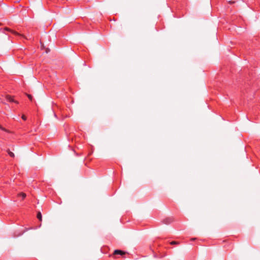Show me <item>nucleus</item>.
I'll return each mask as SVG.
<instances>
[{"label": "nucleus", "instance_id": "1", "mask_svg": "<svg viewBox=\"0 0 260 260\" xmlns=\"http://www.w3.org/2000/svg\"><path fill=\"white\" fill-rule=\"evenodd\" d=\"M126 253L124 251H123L120 250H115L114 252V254H120V255H123L125 254Z\"/></svg>", "mask_w": 260, "mask_h": 260}, {"label": "nucleus", "instance_id": "2", "mask_svg": "<svg viewBox=\"0 0 260 260\" xmlns=\"http://www.w3.org/2000/svg\"><path fill=\"white\" fill-rule=\"evenodd\" d=\"M6 99H7V100H8V101H9V102H14V103H16V104H18V102L17 101H14V100L13 99V98H12L11 96H10V95H7L6 96Z\"/></svg>", "mask_w": 260, "mask_h": 260}, {"label": "nucleus", "instance_id": "3", "mask_svg": "<svg viewBox=\"0 0 260 260\" xmlns=\"http://www.w3.org/2000/svg\"><path fill=\"white\" fill-rule=\"evenodd\" d=\"M5 29L6 30H7V31H10L12 32L13 34H14L15 35H19V34L18 32H16V31H15L14 30H11L10 28H8V27H6L5 28Z\"/></svg>", "mask_w": 260, "mask_h": 260}, {"label": "nucleus", "instance_id": "4", "mask_svg": "<svg viewBox=\"0 0 260 260\" xmlns=\"http://www.w3.org/2000/svg\"><path fill=\"white\" fill-rule=\"evenodd\" d=\"M37 217L40 221H42V217L41 212L39 211L38 212Z\"/></svg>", "mask_w": 260, "mask_h": 260}, {"label": "nucleus", "instance_id": "5", "mask_svg": "<svg viewBox=\"0 0 260 260\" xmlns=\"http://www.w3.org/2000/svg\"><path fill=\"white\" fill-rule=\"evenodd\" d=\"M18 196H21L23 199H24L26 197V194L23 192L20 193Z\"/></svg>", "mask_w": 260, "mask_h": 260}, {"label": "nucleus", "instance_id": "6", "mask_svg": "<svg viewBox=\"0 0 260 260\" xmlns=\"http://www.w3.org/2000/svg\"><path fill=\"white\" fill-rule=\"evenodd\" d=\"M27 97L28 98V99L30 100V101H32V96L30 94H26Z\"/></svg>", "mask_w": 260, "mask_h": 260}, {"label": "nucleus", "instance_id": "7", "mask_svg": "<svg viewBox=\"0 0 260 260\" xmlns=\"http://www.w3.org/2000/svg\"><path fill=\"white\" fill-rule=\"evenodd\" d=\"M9 155L12 157H14V156H15L14 153H13L12 152H11V153H9Z\"/></svg>", "mask_w": 260, "mask_h": 260}, {"label": "nucleus", "instance_id": "8", "mask_svg": "<svg viewBox=\"0 0 260 260\" xmlns=\"http://www.w3.org/2000/svg\"><path fill=\"white\" fill-rule=\"evenodd\" d=\"M171 244L173 245V244H178V242H176V241H172L171 243H170Z\"/></svg>", "mask_w": 260, "mask_h": 260}, {"label": "nucleus", "instance_id": "9", "mask_svg": "<svg viewBox=\"0 0 260 260\" xmlns=\"http://www.w3.org/2000/svg\"><path fill=\"white\" fill-rule=\"evenodd\" d=\"M0 128L5 132H8L7 130L5 128H4V127H3L1 125H0Z\"/></svg>", "mask_w": 260, "mask_h": 260}, {"label": "nucleus", "instance_id": "10", "mask_svg": "<svg viewBox=\"0 0 260 260\" xmlns=\"http://www.w3.org/2000/svg\"><path fill=\"white\" fill-rule=\"evenodd\" d=\"M22 118L23 120H25L26 119V117L25 115H23L22 116Z\"/></svg>", "mask_w": 260, "mask_h": 260}, {"label": "nucleus", "instance_id": "11", "mask_svg": "<svg viewBox=\"0 0 260 260\" xmlns=\"http://www.w3.org/2000/svg\"><path fill=\"white\" fill-rule=\"evenodd\" d=\"M229 3H230V4H232L234 3V2L232 1H229Z\"/></svg>", "mask_w": 260, "mask_h": 260}, {"label": "nucleus", "instance_id": "12", "mask_svg": "<svg viewBox=\"0 0 260 260\" xmlns=\"http://www.w3.org/2000/svg\"><path fill=\"white\" fill-rule=\"evenodd\" d=\"M50 51L49 49L47 48L46 50V53H48Z\"/></svg>", "mask_w": 260, "mask_h": 260}, {"label": "nucleus", "instance_id": "13", "mask_svg": "<svg viewBox=\"0 0 260 260\" xmlns=\"http://www.w3.org/2000/svg\"><path fill=\"white\" fill-rule=\"evenodd\" d=\"M7 152H8V154H9V153H11V151L9 149H8V150H7Z\"/></svg>", "mask_w": 260, "mask_h": 260}, {"label": "nucleus", "instance_id": "14", "mask_svg": "<svg viewBox=\"0 0 260 260\" xmlns=\"http://www.w3.org/2000/svg\"><path fill=\"white\" fill-rule=\"evenodd\" d=\"M1 25H2V23H0V26H1Z\"/></svg>", "mask_w": 260, "mask_h": 260}]
</instances>
